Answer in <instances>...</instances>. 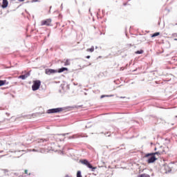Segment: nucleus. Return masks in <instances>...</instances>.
Returning a JSON list of instances; mask_svg holds the SVG:
<instances>
[{
  "mask_svg": "<svg viewBox=\"0 0 177 177\" xmlns=\"http://www.w3.org/2000/svg\"><path fill=\"white\" fill-rule=\"evenodd\" d=\"M40 26H46V27H52V19H46L40 22Z\"/></svg>",
  "mask_w": 177,
  "mask_h": 177,
  "instance_id": "obj_1",
  "label": "nucleus"
},
{
  "mask_svg": "<svg viewBox=\"0 0 177 177\" xmlns=\"http://www.w3.org/2000/svg\"><path fill=\"white\" fill-rule=\"evenodd\" d=\"M41 86L40 80H34L33 84L32 86V91H38L39 88Z\"/></svg>",
  "mask_w": 177,
  "mask_h": 177,
  "instance_id": "obj_2",
  "label": "nucleus"
},
{
  "mask_svg": "<svg viewBox=\"0 0 177 177\" xmlns=\"http://www.w3.org/2000/svg\"><path fill=\"white\" fill-rule=\"evenodd\" d=\"M62 110H63V108H55V109H48L47 111V113L48 114H53L55 113H60Z\"/></svg>",
  "mask_w": 177,
  "mask_h": 177,
  "instance_id": "obj_3",
  "label": "nucleus"
},
{
  "mask_svg": "<svg viewBox=\"0 0 177 177\" xmlns=\"http://www.w3.org/2000/svg\"><path fill=\"white\" fill-rule=\"evenodd\" d=\"M82 164H84V165H86V167H88V168L93 169V171L94 169H96V167L92 166V165H91V163H89V162L87 160H83L82 161Z\"/></svg>",
  "mask_w": 177,
  "mask_h": 177,
  "instance_id": "obj_4",
  "label": "nucleus"
},
{
  "mask_svg": "<svg viewBox=\"0 0 177 177\" xmlns=\"http://www.w3.org/2000/svg\"><path fill=\"white\" fill-rule=\"evenodd\" d=\"M56 73H57V71L54 70V69H50V68H46L45 70V73L47 75H50L51 74H56Z\"/></svg>",
  "mask_w": 177,
  "mask_h": 177,
  "instance_id": "obj_5",
  "label": "nucleus"
},
{
  "mask_svg": "<svg viewBox=\"0 0 177 177\" xmlns=\"http://www.w3.org/2000/svg\"><path fill=\"white\" fill-rule=\"evenodd\" d=\"M149 157L150 158H149V159L147 160L148 164H151V163L154 162L155 161H157V160H158V158H156V156H154V155H150Z\"/></svg>",
  "mask_w": 177,
  "mask_h": 177,
  "instance_id": "obj_6",
  "label": "nucleus"
},
{
  "mask_svg": "<svg viewBox=\"0 0 177 177\" xmlns=\"http://www.w3.org/2000/svg\"><path fill=\"white\" fill-rule=\"evenodd\" d=\"M150 156H161V152L158 151V152H155V153H147L145 156V158H148V157Z\"/></svg>",
  "mask_w": 177,
  "mask_h": 177,
  "instance_id": "obj_7",
  "label": "nucleus"
},
{
  "mask_svg": "<svg viewBox=\"0 0 177 177\" xmlns=\"http://www.w3.org/2000/svg\"><path fill=\"white\" fill-rule=\"evenodd\" d=\"M30 77V73H26L25 75H20L19 78L21 80H26V78H28Z\"/></svg>",
  "mask_w": 177,
  "mask_h": 177,
  "instance_id": "obj_8",
  "label": "nucleus"
},
{
  "mask_svg": "<svg viewBox=\"0 0 177 177\" xmlns=\"http://www.w3.org/2000/svg\"><path fill=\"white\" fill-rule=\"evenodd\" d=\"M8 0H3V4L1 6V7L5 9V8H8Z\"/></svg>",
  "mask_w": 177,
  "mask_h": 177,
  "instance_id": "obj_9",
  "label": "nucleus"
},
{
  "mask_svg": "<svg viewBox=\"0 0 177 177\" xmlns=\"http://www.w3.org/2000/svg\"><path fill=\"white\" fill-rule=\"evenodd\" d=\"M64 71H68V68H61L57 71V73H63Z\"/></svg>",
  "mask_w": 177,
  "mask_h": 177,
  "instance_id": "obj_10",
  "label": "nucleus"
},
{
  "mask_svg": "<svg viewBox=\"0 0 177 177\" xmlns=\"http://www.w3.org/2000/svg\"><path fill=\"white\" fill-rule=\"evenodd\" d=\"M95 50V47L93 46L91 48H87L86 52H93Z\"/></svg>",
  "mask_w": 177,
  "mask_h": 177,
  "instance_id": "obj_11",
  "label": "nucleus"
},
{
  "mask_svg": "<svg viewBox=\"0 0 177 177\" xmlns=\"http://www.w3.org/2000/svg\"><path fill=\"white\" fill-rule=\"evenodd\" d=\"M145 51L143 50H137L136 51L135 54L136 55H142Z\"/></svg>",
  "mask_w": 177,
  "mask_h": 177,
  "instance_id": "obj_12",
  "label": "nucleus"
},
{
  "mask_svg": "<svg viewBox=\"0 0 177 177\" xmlns=\"http://www.w3.org/2000/svg\"><path fill=\"white\" fill-rule=\"evenodd\" d=\"M64 66H70V59H65Z\"/></svg>",
  "mask_w": 177,
  "mask_h": 177,
  "instance_id": "obj_13",
  "label": "nucleus"
},
{
  "mask_svg": "<svg viewBox=\"0 0 177 177\" xmlns=\"http://www.w3.org/2000/svg\"><path fill=\"white\" fill-rule=\"evenodd\" d=\"M6 84V80H0V86H3Z\"/></svg>",
  "mask_w": 177,
  "mask_h": 177,
  "instance_id": "obj_14",
  "label": "nucleus"
},
{
  "mask_svg": "<svg viewBox=\"0 0 177 177\" xmlns=\"http://www.w3.org/2000/svg\"><path fill=\"white\" fill-rule=\"evenodd\" d=\"M158 35H160V32H157L153 33V34L151 35V37H152V38H154V37H158Z\"/></svg>",
  "mask_w": 177,
  "mask_h": 177,
  "instance_id": "obj_15",
  "label": "nucleus"
},
{
  "mask_svg": "<svg viewBox=\"0 0 177 177\" xmlns=\"http://www.w3.org/2000/svg\"><path fill=\"white\" fill-rule=\"evenodd\" d=\"M77 177H82V175H81V171H78L77 172Z\"/></svg>",
  "mask_w": 177,
  "mask_h": 177,
  "instance_id": "obj_16",
  "label": "nucleus"
},
{
  "mask_svg": "<svg viewBox=\"0 0 177 177\" xmlns=\"http://www.w3.org/2000/svg\"><path fill=\"white\" fill-rule=\"evenodd\" d=\"M24 172H25L26 175H31V173H28V170H27V169H25Z\"/></svg>",
  "mask_w": 177,
  "mask_h": 177,
  "instance_id": "obj_17",
  "label": "nucleus"
},
{
  "mask_svg": "<svg viewBox=\"0 0 177 177\" xmlns=\"http://www.w3.org/2000/svg\"><path fill=\"white\" fill-rule=\"evenodd\" d=\"M38 142H39V143H42L43 142H44V140L40 139V140H38Z\"/></svg>",
  "mask_w": 177,
  "mask_h": 177,
  "instance_id": "obj_18",
  "label": "nucleus"
},
{
  "mask_svg": "<svg viewBox=\"0 0 177 177\" xmlns=\"http://www.w3.org/2000/svg\"><path fill=\"white\" fill-rule=\"evenodd\" d=\"M140 177H147V176H146V174H141Z\"/></svg>",
  "mask_w": 177,
  "mask_h": 177,
  "instance_id": "obj_19",
  "label": "nucleus"
},
{
  "mask_svg": "<svg viewBox=\"0 0 177 177\" xmlns=\"http://www.w3.org/2000/svg\"><path fill=\"white\" fill-rule=\"evenodd\" d=\"M124 67H121V68H120V71H124Z\"/></svg>",
  "mask_w": 177,
  "mask_h": 177,
  "instance_id": "obj_20",
  "label": "nucleus"
},
{
  "mask_svg": "<svg viewBox=\"0 0 177 177\" xmlns=\"http://www.w3.org/2000/svg\"><path fill=\"white\" fill-rule=\"evenodd\" d=\"M86 59H91V55H87V56L86 57Z\"/></svg>",
  "mask_w": 177,
  "mask_h": 177,
  "instance_id": "obj_21",
  "label": "nucleus"
},
{
  "mask_svg": "<svg viewBox=\"0 0 177 177\" xmlns=\"http://www.w3.org/2000/svg\"><path fill=\"white\" fill-rule=\"evenodd\" d=\"M11 1H15V0H11ZM19 2H24V0H19Z\"/></svg>",
  "mask_w": 177,
  "mask_h": 177,
  "instance_id": "obj_22",
  "label": "nucleus"
},
{
  "mask_svg": "<svg viewBox=\"0 0 177 177\" xmlns=\"http://www.w3.org/2000/svg\"><path fill=\"white\" fill-rule=\"evenodd\" d=\"M33 2H38L39 0H32Z\"/></svg>",
  "mask_w": 177,
  "mask_h": 177,
  "instance_id": "obj_23",
  "label": "nucleus"
},
{
  "mask_svg": "<svg viewBox=\"0 0 177 177\" xmlns=\"http://www.w3.org/2000/svg\"><path fill=\"white\" fill-rule=\"evenodd\" d=\"M120 99H125V97H120Z\"/></svg>",
  "mask_w": 177,
  "mask_h": 177,
  "instance_id": "obj_24",
  "label": "nucleus"
},
{
  "mask_svg": "<svg viewBox=\"0 0 177 177\" xmlns=\"http://www.w3.org/2000/svg\"><path fill=\"white\" fill-rule=\"evenodd\" d=\"M174 41H177V39H174Z\"/></svg>",
  "mask_w": 177,
  "mask_h": 177,
  "instance_id": "obj_25",
  "label": "nucleus"
}]
</instances>
